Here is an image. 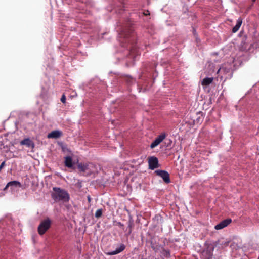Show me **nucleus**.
<instances>
[{"label":"nucleus","mask_w":259,"mask_h":259,"mask_svg":"<svg viewBox=\"0 0 259 259\" xmlns=\"http://www.w3.org/2000/svg\"><path fill=\"white\" fill-rule=\"evenodd\" d=\"M61 101L62 102V103H65V101H66V97L65 96V95H63L61 98Z\"/></svg>","instance_id":"6ab92c4d"},{"label":"nucleus","mask_w":259,"mask_h":259,"mask_svg":"<svg viewBox=\"0 0 259 259\" xmlns=\"http://www.w3.org/2000/svg\"><path fill=\"white\" fill-rule=\"evenodd\" d=\"M155 173L157 176L160 177L165 183L167 184L170 183L169 175L166 171L163 170H157L155 171Z\"/></svg>","instance_id":"20e7f679"},{"label":"nucleus","mask_w":259,"mask_h":259,"mask_svg":"<svg viewBox=\"0 0 259 259\" xmlns=\"http://www.w3.org/2000/svg\"><path fill=\"white\" fill-rule=\"evenodd\" d=\"M88 201L90 202L91 201V198L90 196H88Z\"/></svg>","instance_id":"4be33fe9"},{"label":"nucleus","mask_w":259,"mask_h":259,"mask_svg":"<svg viewBox=\"0 0 259 259\" xmlns=\"http://www.w3.org/2000/svg\"><path fill=\"white\" fill-rule=\"evenodd\" d=\"M22 145H26L28 147H33V143L29 138L25 139L20 142Z\"/></svg>","instance_id":"f8f14e48"},{"label":"nucleus","mask_w":259,"mask_h":259,"mask_svg":"<svg viewBox=\"0 0 259 259\" xmlns=\"http://www.w3.org/2000/svg\"><path fill=\"white\" fill-rule=\"evenodd\" d=\"M253 1H255V0H253Z\"/></svg>","instance_id":"b1692460"},{"label":"nucleus","mask_w":259,"mask_h":259,"mask_svg":"<svg viewBox=\"0 0 259 259\" xmlns=\"http://www.w3.org/2000/svg\"><path fill=\"white\" fill-rule=\"evenodd\" d=\"M11 186H15V187H21V184L18 181H11L7 184L6 186L4 188V190H6L9 187H11Z\"/></svg>","instance_id":"4468645a"},{"label":"nucleus","mask_w":259,"mask_h":259,"mask_svg":"<svg viewBox=\"0 0 259 259\" xmlns=\"http://www.w3.org/2000/svg\"><path fill=\"white\" fill-rule=\"evenodd\" d=\"M253 46L255 48L259 47V32H255L253 37Z\"/></svg>","instance_id":"9d476101"},{"label":"nucleus","mask_w":259,"mask_h":259,"mask_svg":"<svg viewBox=\"0 0 259 259\" xmlns=\"http://www.w3.org/2000/svg\"><path fill=\"white\" fill-rule=\"evenodd\" d=\"M125 249V246L124 244H121L119 248H116L115 250L110 252L108 253V254L112 255L117 254L121 251H122Z\"/></svg>","instance_id":"9b49d317"},{"label":"nucleus","mask_w":259,"mask_h":259,"mask_svg":"<svg viewBox=\"0 0 259 259\" xmlns=\"http://www.w3.org/2000/svg\"><path fill=\"white\" fill-rule=\"evenodd\" d=\"M229 241H223L221 242L220 245L222 246V247H226L229 245Z\"/></svg>","instance_id":"a211bd4d"},{"label":"nucleus","mask_w":259,"mask_h":259,"mask_svg":"<svg viewBox=\"0 0 259 259\" xmlns=\"http://www.w3.org/2000/svg\"><path fill=\"white\" fill-rule=\"evenodd\" d=\"M213 80V77H205L202 80L201 84L203 86L208 85L212 83Z\"/></svg>","instance_id":"2eb2a0df"},{"label":"nucleus","mask_w":259,"mask_h":259,"mask_svg":"<svg viewBox=\"0 0 259 259\" xmlns=\"http://www.w3.org/2000/svg\"><path fill=\"white\" fill-rule=\"evenodd\" d=\"M72 158L71 156H68L65 157L64 164L68 168H72L74 165Z\"/></svg>","instance_id":"1a4fd4ad"},{"label":"nucleus","mask_w":259,"mask_h":259,"mask_svg":"<svg viewBox=\"0 0 259 259\" xmlns=\"http://www.w3.org/2000/svg\"><path fill=\"white\" fill-rule=\"evenodd\" d=\"M242 23V19L241 18H238L237 21V23H236L235 26L232 29V31L233 33L236 32L239 30Z\"/></svg>","instance_id":"ddd939ff"},{"label":"nucleus","mask_w":259,"mask_h":259,"mask_svg":"<svg viewBox=\"0 0 259 259\" xmlns=\"http://www.w3.org/2000/svg\"><path fill=\"white\" fill-rule=\"evenodd\" d=\"M51 220L49 219L42 221L38 227V232L40 235H43L51 226Z\"/></svg>","instance_id":"7ed1b4c3"},{"label":"nucleus","mask_w":259,"mask_h":259,"mask_svg":"<svg viewBox=\"0 0 259 259\" xmlns=\"http://www.w3.org/2000/svg\"><path fill=\"white\" fill-rule=\"evenodd\" d=\"M102 214V210L101 209H98L95 214V216L97 218H99L101 217Z\"/></svg>","instance_id":"f3484780"},{"label":"nucleus","mask_w":259,"mask_h":259,"mask_svg":"<svg viewBox=\"0 0 259 259\" xmlns=\"http://www.w3.org/2000/svg\"><path fill=\"white\" fill-rule=\"evenodd\" d=\"M149 168L153 170L159 167L158 158L155 156H151L148 158Z\"/></svg>","instance_id":"39448f33"},{"label":"nucleus","mask_w":259,"mask_h":259,"mask_svg":"<svg viewBox=\"0 0 259 259\" xmlns=\"http://www.w3.org/2000/svg\"><path fill=\"white\" fill-rule=\"evenodd\" d=\"M77 168L83 173V176L87 177L94 175L97 171L96 165L90 162L80 163L78 164Z\"/></svg>","instance_id":"f03ea898"},{"label":"nucleus","mask_w":259,"mask_h":259,"mask_svg":"<svg viewBox=\"0 0 259 259\" xmlns=\"http://www.w3.org/2000/svg\"><path fill=\"white\" fill-rule=\"evenodd\" d=\"M62 135V132L59 130H54L47 135L48 138L57 139Z\"/></svg>","instance_id":"6e6552de"},{"label":"nucleus","mask_w":259,"mask_h":259,"mask_svg":"<svg viewBox=\"0 0 259 259\" xmlns=\"http://www.w3.org/2000/svg\"><path fill=\"white\" fill-rule=\"evenodd\" d=\"M52 199L55 202H67L69 199L68 193L63 189L58 187L53 188V192L51 194Z\"/></svg>","instance_id":"f257e3e1"},{"label":"nucleus","mask_w":259,"mask_h":259,"mask_svg":"<svg viewBox=\"0 0 259 259\" xmlns=\"http://www.w3.org/2000/svg\"><path fill=\"white\" fill-rule=\"evenodd\" d=\"M133 50H134V49H131V48H130V51H131V53H132V52H133Z\"/></svg>","instance_id":"5701e85b"},{"label":"nucleus","mask_w":259,"mask_h":259,"mask_svg":"<svg viewBox=\"0 0 259 259\" xmlns=\"http://www.w3.org/2000/svg\"><path fill=\"white\" fill-rule=\"evenodd\" d=\"M232 222V220L231 219H225L222 221H221L220 223L216 225L214 227L215 229L216 230H221L225 227H227L228 225H229Z\"/></svg>","instance_id":"0eeeda50"},{"label":"nucleus","mask_w":259,"mask_h":259,"mask_svg":"<svg viewBox=\"0 0 259 259\" xmlns=\"http://www.w3.org/2000/svg\"><path fill=\"white\" fill-rule=\"evenodd\" d=\"M130 31L131 30H130ZM129 33L130 30L128 31H127L126 30H123L119 34L120 37L123 38H127L128 37Z\"/></svg>","instance_id":"dca6fc26"},{"label":"nucleus","mask_w":259,"mask_h":259,"mask_svg":"<svg viewBox=\"0 0 259 259\" xmlns=\"http://www.w3.org/2000/svg\"><path fill=\"white\" fill-rule=\"evenodd\" d=\"M223 68H220L218 70V73H219L220 72H221V71H223Z\"/></svg>","instance_id":"412c9836"},{"label":"nucleus","mask_w":259,"mask_h":259,"mask_svg":"<svg viewBox=\"0 0 259 259\" xmlns=\"http://www.w3.org/2000/svg\"><path fill=\"white\" fill-rule=\"evenodd\" d=\"M166 136V135L165 133H161L151 144L150 148L153 149L157 146L165 138Z\"/></svg>","instance_id":"423d86ee"},{"label":"nucleus","mask_w":259,"mask_h":259,"mask_svg":"<svg viewBox=\"0 0 259 259\" xmlns=\"http://www.w3.org/2000/svg\"><path fill=\"white\" fill-rule=\"evenodd\" d=\"M5 162L3 161V162H2V163L0 165V171L5 166Z\"/></svg>","instance_id":"aec40b11"}]
</instances>
